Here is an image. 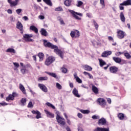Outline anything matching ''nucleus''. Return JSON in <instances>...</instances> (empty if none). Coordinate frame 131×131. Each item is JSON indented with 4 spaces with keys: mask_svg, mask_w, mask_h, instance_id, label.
Here are the masks:
<instances>
[{
    "mask_svg": "<svg viewBox=\"0 0 131 131\" xmlns=\"http://www.w3.org/2000/svg\"><path fill=\"white\" fill-rule=\"evenodd\" d=\"M43 45L46 48H50L52 50H54V53H55L56 55L60 56L61 59H63V56H64V52L61 51V50L59 49L58 48V46L54 45L53 43L50 42H48V40H43Z\"/></svg>",
    "mask_w": 131,
    "mask_h": 131,
    "instance_id": "f257e3e1",
    "label": "nucleus"
},
{
    "mask_svg": "<svg viewBox=\"0 0 131 131\" xmlns=\"http://www.w3.org/2000/svg\"><path fill=\"white\" fill-rule=\"evenodd\" d=\"M69 12H70V13L72 14L73 17H74L75 19H76V20H81V18L78 17V16H80V17H82V13L76 12L73 10H69Z\"/></svg>",
    "mask_w": 131,
    "mask_h": 131,
    "instance_id": "f03ea898",
    "label": "nucleus"
},
{
    "mask_svg": "<svg viewBox=\"0 0 131 131\" xmlns=\"http://www.w3.org/2000/svg\"><path fill=\"white\" fill-rule=\"evenodd\" d=\"M56 120L57 122L60 124L61 126H64V125L66 124L65 119H64V118L61 117V116L58 114L56 116Z\"/></svg>",
    "mask_w": 131,
    "mask_h": 131,
    "instance_id": "7ed1b4c3",
    "label": "nucleus"
},
{
    "mask_svg": "<svg viewBox=\"0 0 131 131\" xmlns=\"http://www.w3.org/2000/svg\"><path fill=\"white\" fill-rule=\"evenodd\" d=\"M70 35L73 38H78L80 36V33L77 30H74L71 31Z\"/></svg>",
    "mask_w": 131,
    "mask_h": 131,
    "instance_id": "20e7f679",
    "label": "nucleus"
},
{
    "mask_svg": "<svg viewBox=\"0 0 131 131\" xmlns=\"http://www.w3.org/2000/svg\"><path fill=\"white\" fill-rule=\"evenodd\" d=\"M54 61H55V57L50 56L46 59L45 64L46 65V66H50V65H51V64H52Z\"/></svg>",
    "mask_w": 131,
    "mask_h": 131,
    "instance_id": "39448f33",
    "label": "nucleus"
},
{
    "mask_svg": "<svg viewBox=\"0 0 131 131\" xmlns=\"http://www.w3.org/2000/svg\"><path fill=\"white\" fill-rule=\"evenodd\" d=\"M33 36V35L32 34H26L23 35L24 40L27 42L33 41V39H31V37H32Z\"/></svg>",
    "mask_w": 131,
    "mask_h": 131,
    "instance_id": "423d86ee",
    "label": "nucleus"
},
{
    "mask_svg": "<svg viewBox=\"0 0 131 131\" xmlns=\"http://www.w3.org/2000/svg\"><path fill=\"white\" fill-rule=\"evenodd\" d=\"M117 33V36L120 39H122V38H124V36H125V33H124L123 31L118 30Z\"/></svg>",
    "mask_w": 131,
    "mask_h": 131,
    "instance_id": "0eeeda50",
    "label": "nucleus"
},
{
    "mask_svg": "<svg viewBox=\"0 0 131 131\" xmlns=\"http://www.w3.org/2000/svg\"><path fill=\"white\" fill-rule=\"evenodd\" d=\"M113 60H114L116 63H118V64H120L121 62H123V64L126 63V61L124 60H121V59L119 57H113Z\"/></svg>",
    "mask_w": 131,
    "mask_h": 131,
    "instance_id": "6e6552de",
    "label": "nucleus"
},
{
    "mask_svg": "<svg viewBox=\"0 0 131 131\" xmlns=\"http://www.w3.org/2000/svg\"><path fill=\"white\" fill-rule=\"evenodd\" d=\"M97 102L100 105V106H102V107H104L106 106V101H105V99L102 98H99L97 99Z\"/></svg>",
    "mask_w": 131,
    "mask_h": 131,
    "instance_id": "1a4fd4ad",
    "label": "nucleus"
},
{
    "mask_svg": "<svg viewBox=\"0 0 131 131\" xmlns=\"http://www.w3.org/2000/svg\"><path fill=\"white\" fill-rule=\"evenodd\" d=\"M19 0H15L14 1H12V0H8V3L10 4V7H16L19 4Z\"/></svg>",
    "mask_w": 131,
    "mask_h": 131,
    "instance_id": "9d476101",
    "label": "nucleus"
},
{
    "mask_svg": "<svg viewBox=\"0 0 131 131\" xmlns=\"http://www.w3.org/2000/svg\"><path fill=\"white\" fill-rule=\"evenodd\" d=\"M16 28L20 30V33H21V34H23V25H22L21 22H17L16 24Z\"/></svg>",
    "mask_w": 131,
    "mask_h": 131,
    "instance_id": "9b49d317",
    "label": "nucleus"
},
{
    "mask_svg": "<svg viewBox=\"0 0 131 131\" xmlns=\"http://www.w3.org/2000/svg\"><path fill=\"white\" fill-rule=\"evenodd\" d=\"M106 123H107V121L105 118H102L100 119L98 121V124L99 125H105Z\"/></svg>",
    "mask_w": 131,
    "mask_h": 131,
    "instance_id": "f8f14e48",
    "label": "nucleus"
},
{
    "mask_svg": "<svg viewBox=\"0 0 131 131\" xmlns=\"http://www.w3.org/2000/svg\"><path fill=\"white\" fill-rule=\"evenodd\" d=\"M38 86L45 93H47L48 92V88H47V86L43 84H38Z\"/></svg>",
    "mask_w": 131,
    "mask_h": 131,
    "instance_id": "ddd939ff",
    "label": "nucleus"
},
{
    "mask_svg": "<svg viewBox=\"0 0 131 131\" xmlns=\"http://www.w3.org/2000/svg\"><path fill=\"white\" fill-rule=\"evenodd\" d=\"M112 54V52L110 51H106L102 53L101 56L103 57V58H106V57H108V56H110Z\"/></svg>",
    "mask_w": 131,
    "mask_h": 131,
    "instance_id": "4468645a",
    "label": "nucleus"
},
{
    "mask_svg": "<svg viewBox=\"0 0 131 131\" xmlns=\"http://www.w3.org/2000/svg\"><path fill=\"white\" fill-rule=\"evenodd\" d=\"M110 71L111 73H116L118 71V68L113 66L110 68Z\"/></svg>",
    "mask_w": 131,
    "mask_h": 131,
    "instance_id": "2eb2a0df",
    "label": "nucleus"
},
{
    "mask_svg": "<svg viewBox=\"0 0 131 131\" xmlns=\"http://www.w3.org/2000/svg\"><path fill=\"white\" fill-rule=\"evenodd\" d=\"M15 93H13L12 94H10L9 95L6 99V101H7L8 102H9V101H10V100H11L13 101V100H14V98H15Z\"/></svg>",
    "mask_w": 131,
    "mask_h": 131,
    "instance_id": "dca6fc26",
    "label": "nucleus"
},
{
    "mask_svg": "<svg viewBox=\"0 0 131 131\" xmlns=\"http://www.w3.org/2000/svg\"><path fill=\"white\" fill-rule=\"evenodd\" d=\"M94 131H110L109 129V127L105 128V127H98L94 129Z\"/></svg>",
    "mask_w": 131,
    "mask_h": 131,
    "instance_id": "f3484780",
    "label": "nucleus"
},
{
    "mask_svg": "<svg viewBox=\"0 0 131 131\" xmlns=\"http://www.w3.org/2000/svg\"><path fill=\"white\" fill-rule=\"evenodd\" d=\"M120 6H131V0L125 1L122 3H121Z\"/></svg>",
    "mask_w": 131,
    "mask_h": 131,
    "instance_id": "a211bd4d",
    "label": "nucleus"
},
{
    "mask_svg": "<svg viewBox=\"0 0 131 131\" xmlns=\"http://www.w3.org/2000/svg\"><path fill=\"white\" fill-rule=\"evenodd\" d=\"M72 93L75 97L77 98H80V95L78 94V91L76 89V88H74Z\"/></svg>",
    "mask_w": 131,
    "mask_h": 131,
    "instance_id": "6ab92c4d",
    "label": "nucleus"
},
{
    "mask_svg": "<svg viewBox=\"0 0 131 131\" xmlns=\"http://www.w3.org/2000/svg\"><path fill=\"white\" fill-rule=\"evenodd\" d=\"M74 78H75L77 82H78V83H81L82 82V80H81V79H80V78H79V77H78V76H77V74L75 73L74 74Z\"/></svg>",
    "mask_w": 131,
    "mask_h": 131,
    "instance_id": "aec40b11",
    "label": "nucleus"
},
{
    "mask_svg": "<svg viewBox=\"0 0 131 131\" xmlns=\"http://www.w3.org/2000/svg\"><path fill=\"white\" fill-rule=\"evenodd\" d=\"M83 67L84 70H86V71H92L93 70V68L91 67V66H88L86 64L83 66Z\"/></svg>",
    "mask_w": 131,
    "mask_h": 131,
    "instance_id": "412c9836",
    "label": "nucleus"
},
{
    "mask_svg": "<svg viewBox=\"0 0 131 131\" xmlns=\"http://www.w3.org/2000/svg\"><path fill=\"white\" fill-rule=\"evenodd\" d=\"M40 32L41 35H43L44 36H47V35H48V32H47V30L45 29H41Z\"/></svg>",
    "mask_w": 131,
    "mask_h": 131,
    "instance_id": "4be33fe9",
    "label": "nucleus"
},
{
    "mask_svg": "<svg viewBox=\"0 0 131 131\" xmlns=\"http://www.w3.org/2000/svg\"><path fill=\"white\" fill-rule=\"evenodd\" d=\"M92 91L94 94H99V90L95 85L92 86Z\"/></svg>",
    "mask_w": 131,
    "mask_h": 131,
    "instance_id": "5701e85b",
    "label": "nucleus"
},
{
    "mask_svg": "<svg viewBox=\"0 0 131 131\" xmlns=\"http://www.w3.org/2000/svg\"><path fill=\"white\" fill-rule=\"evenodd\" d=\"M30 30H32V31H34L35 33H37L38 32V29L34 26H31L30 27Z\"/></svg>",
    "mask_w": 131,
    "mask_h": 131,
    "instance_id": "b1692460",
    "label": "nucleus"
},
{
    "mask_svg": "<svg viewBox=\"0 0 131 131\" xmlns=\"http://www.w3.org/2000/svg\"><path fill=\"white\" fill-rule=\"evenodd\" d=\"M120 18L122 22H123V23L125 22V17H124V14H123V12H122L120 13Z\"/></svg>",
    "mask_w": 131,
    "mask_h": 131,
    "instance_id": "393cba45",
    "label": "nucleus"
},
{
    "mask_svg": "<svg viewBox=\"0 0 131 131\" xmlns=\"http://www.w3.org/2000/svg\"><path fill=\"white\" fill-rule=\"evenodd\" d=\"M19 90H20L22 91L23 94H24L25 95H26V91L25 90V88L21 83L19 84Z\"/></svg>",
    "mask_w": 131,
    "mask_h": 131,
    "instance_id": "a878e982",
    "label": "nucleus"
},
{
    "mask_svg": "<svg viewBox=\"0 0 131 131\" xmlns=\"http://www.w3.org/2000/svg\"><path fill=\"white\" fill-rule=\"evenodd\" d=\"M45 113L47 115L48 117H50V118H54V114H52L51 113H50V112L45 110Z\"/></svg>",
    "mask_w": 131,
    "mask_h": 131,
    "instance_id": "bb28decb",
    "label": "nucleus"
},
{
    "mask_svg": "<svg viewBox=\"0 0 131 131\" xmlns=\"http://www.w3.org/2000/svg\"><path fill=\"white\" fill-rule=\"evenodd\" d=\"M27 101L26 98H23L20 100L21 106H25V105H26Z\"/></svg>",
    "mask_w": 131,
    "mask_h": 131,
    "instance_id": "cd10ccee",
    "label": "nucleus"
},
{
    "mask_svg": "<svg viewBox=\"0 0 131 131\" xmlns=\"http://www.w3.org/2000/svg\"><path fill=\"white\" fill-rule=\"evenodd\" d=\"M72 2V1L71 0H66L64 4L66 7H69L71 6Z\"/></svg>",
    "mask_w": 131,
    "mask_h": 131,
    "instance_id": "c85d7f7f",
    "label": "nucleus"
},
{
    "mask_svg": "<svg viewBox=\"0 0 131 131\" xmlns=\"http://www.w3.org/2000/svg\"><path fill=\"white\" fill-rule=\"evenodd\" d=\"M38 56L39 58V61H41L43 60V58H45V55H43V53H39L38 54Z\"/></svg>",
    "mask_w": 131,
    "mask_h": 131,
    "instance_id": "c756f323",
    "label": "nucleus"
},
{
    "mask_svg": "<svg viewBox=\"0 0 131 131\" xmlns=\"http://www.w3.org/2000/svg\"><path fill=\"white\" fill-rule=\"evenodd\" d=\"M99 61L100 67H103V66L106 65V62L103 60L99 59Z\"/></svg>",
    "mask_w": 131,
    "mask_h": 131,
    "instance_id": "7c9ffc66",
    "label": "nucleus"
},
{
    "mask_svg": "<svg viewBox=\"0 0 131 131\" xmlns=\"http://www.w3.org/2000/svg\"><path fill=\"white\" fill-rule=\"evenodd\" d=\"M43 2L47 4L48 6H50V7H52L53 6V4L52 3V2L51 0H43Z\"/></svg>",
    "mask_w": 131,
    "mask_h": 131,
    "instance_id": "2f4dec72",
    "label": "nucleus"
},
{
    "mask_svg": "<svg viewBox=\"0 0 131 131\" xmlns=\"http://www.w3.org/2000/svg\"><path fill=\"white\" fill-rule=\"evenodd\" d=\"M123 55H124V57H125V58H126V59H129L131 58V55L127 52L124 53Z\"/></svg>",
    "mask_w": 131,
    "mask_h": 131,
    "instance_id": "473e14b6",
    "label": "nucleus"
},
{
    "mask_svg": "<svg viewBox=\"0 0 131 131\" xmlns=\"http://www.w3.org/2000/svg\"><path fill=\"white\" fill-rule=\"evenodd\" d=\"M7 53H13V54H15V53H16V51H15V49L10 48H8L7 50H6Z\"/></svg>",
    "mask_w": 131,
    "mask_h": 131,
    "instance_id": "72a5a7b5",
    "label": "nucleus"
},
{
    "mask_svg": "<svg viewBox=\"0 0 131 131\" xmlns=\"http://www.w3.org/2000/svg\"><path fill=\"white\" fill-rule=\"evenodd\" d=\"M20 72L22 73V74H25L27 72H28V70L26 69V67L25 68H22L20 70Z\"/></svg>",
    "mask_w": 131,
    "mask_h": 131,
    "instance_id": "f704fd0d",
    "label": "nucleus"
},
{
    "mask_svg": "<svg viewBox=\"0 0 131 131\" xmlns=\"http://www.w3.org/2000/svg\"><path fill=\"white\" fill-rule=\"evenodd\" d=\"M48 77L46 76V77H39L38 78V81H41L42 80H48Z\"/></svg>",
    "mask_w": 131,
    "mask_h": 131,
    "instance_id": "c9c22d12",
    "label": "nucleus"
},
{
    "mask_svg": "<svg viewBox=\"0 0 131 131\" xmlns=\"http://www.w3.org/2000/svg\"><path fill=\"white\" fill-rule=\"evenodd\" d=\"M46 73L48 74V75H50V76H52V77H54V78H56L57 77V75L54 73H50L48 72H46Z\"/></svg>",
    "mask_w": 131,
    "mask_h": 131,
    "instance_id": "e433bc0d",
    "label": "nucleus"
},
{
    "mask_svg": "<svg viewBox=\"0 0 131 131\" xmlns=\"http://www.w3.org/2000/svg\"><path fill=\"white\" fill-rule=\"evenodd\" d=\"M118 117L120 120H123V119H124V115L122 113L119 114Z\"/></svg>",
    "mask_w": 131,
    "mask_h": 131,
    "instance_id": "4c0bfd02",
    "label": "nucleus"
},
{
    "mask_svg": "<svg viewBox=\"0 0 131 131\" xmlns=\"http://www.w3.org/2000/svg\"><path fill=\"white\" fill-rule=\"evenodd\" d=\"M80 112H81V113H83V114H89V113H90V111L88 110H80Z\"/></svg>",
    "mask_w": 131,
    "mask_h": 131,
    "instance_id": "58836bf2",
    "label": "nucleus"
},
{
    "mask_svg": "<svg viewBox=\"0 0 131 131\" xmlns=\"http://www.w3.org/2000/svg\"><path fill=\"white\" fill-rule=\"evenodd\" d=\"M58 19L61 25H65V23H64V20H63V19L62 18H61L60 17H58Z\"/></svg>",
    "mask_w": 131,
    "mask_h": 131,
    "instance_id": "ea45409f",
    "label": "nucleus"
},
{
    "mask_svg": "<svg viewBox=\"0 0 131 131\" xmlns=\"http://www.w3.org/2000/svg\"><path fill=\"white\" fill-rule=\"evenodd\" d=\"M46 105H47L48 107H51V108H52V109H56V107H55V106H54V105H53L52 103L50 102L46 103Z\"/></svg>",
    "mask_w": 131,
    "mask_h": 131,
    "instance_id": "a19ab883",
    "label": "nucleus"
},
{
    "mask_svg": "<svg viewBox=\"0 0 131 131\" xmlns=\"http://www.w3.org/2000/svg\"><path fill=\"white\" fill-rule=\"evenodd\" d=\"M83 5V2H81V1H77V4L76 5L77 7H81Z\"/></svg>",
    "mask_w": 131,
    "mask_h": 131,
    "instance_id": "79ce46f5",
    "label": "nucleus"
},
{
    "mask_svg": "<svg viewBox=\"0 0 131 131\" xmlns=\"http://www.w3.org/2000/svg\"><path fill=\"white\" fill-rule=\"evenodd\" d=\"M100 4L101 5L102 9L105 8V2L104 0H100Z\"/></svg>",
    "mask_w": 131,
    "mask_h": 131,
    "instance_id": "37998d69",
    "label": "nucleus"
},
{
    "mask_svg": "<svg viewBox=\"0 0 131 131\" xmlns=\"http://www.w3.org/2000/svg\"><path fill=\"white\" fill-rule=\"evenodd\" d=\"M56 86L58 90H62V85L60 84L59 83H56Z\"/></svg>",
    "mask_w": 131,
    "mask_h": 131,
    "instance_id": "c03bdc74",
    "label": "nucleus"
},
{
    "mask_svg": "<svg viewBox=\"0 0 131 131\" xmlns=\"http://www.w3.org/2000/svg\"><path fill=\"white\" fill-rule=\"evenodd\" d=\"M36 118L37 119H38L39 118H41V114H40V112H37V115L36 116Z\"/></svg>",
    "mask_w": 131,
    "mask_h": 131,
    "instance_id": "a18cd8bd",
    "label": "nucleus"
},
{
    "mask_svg": "<svg viewBox=\"0 0 131 131\" xmlns=\"http://www.w3.org/2000/svg\"><path fill=\"white\" fill-rule=\"evenodd\" d=\"M93 23L94 24V26H95V27L96 30H98V29L99 28V25H98L97 22H96V21H95V20H93Z\"/></svg>",
    "mask_w": 131,
    "mask_h": 131,
    "instance_id": "49530a36",
    "label": "nucleus"
},
{
    "mask_svg": "<svg viewBox=\"0 0 131 131\" xmlns=\"http://www.w3.org/2000/svg\"><path fill=\"white\" fill-rule=\"evenodd\" d=\"M55 11L56 12L59 11H63V9L61 7H58L55 8Z\"/></svg>",
    "mask_w": 131,
    "mask_h": 131,
    "instance_id": "de8ad7c7",
    "label": "nucleus"
},
{
    "mask_svg": "<svg viewBox=\"0 0 131 131\" xmlns=\"http://www.w3.org/2000/svg\"><path fill=\"white\" fill-rule=\"evenodd\" d=\"M61 70L62 73H67V69L65 68H62L61 69Z\"/></svg>",
    "mask_w": 131,
    "mask_h": 131,
    "instance_id": "09e8293b",
    "label": "nucleus"
},
{
    "mask_svg": "<svg viewBox=\"0 0 131 131\" xmlns=\"http://www.w3.org/2000/svg\"><path fill=\"white\" fill-rule=\"evenodd\" d=\"M28 108H33V104H32V102L30 101L28 105Z\"/></svg>",
    "mask_w": 131,
    "mask_h": 131,
    "instance_id": "8fccbe9b",
    "label": "nucleus"
},
{
    "mask_svg": "<svg viewBox=\"0 0 131 131\" xmlns=\"http://www.w3.org/2000/svg\"><path fill=\"white\" fill-rule=\"evenodd\" d=\"M13 65L15 67V68H18L19 66V63L17 62H13Z\"/></svg>",
    "mask_w": 131,
    "mask_h": 131,
    "instance_id": "3c124183",
    "label": "nucleus"
},
{
    "mask_svg": "<svg viewBox=\"0 0 131 131\" xmlns=\"http://www.w3.org/2000/svg\"><path fill=\"white\" fill-rule=\"evenodd\" d=\"M21 12H22V9H18L16 10V13H17V14H18V15H19V14H20V13H21Z\"/></svg>",
    "mask_w": 131,
    "mask_h": 131,
    "instance_id": "603ef678",
    "label": "nucleus"
},
{
    "mask_svg": "<svg viewBox=\"0 0 131 131\" xmlns=\"http://www.w3.org/2000/svg\"><path fill=\"white\" fill-rule=\"evenodd\" d=\"M122 54H124V53L122 52H118L116 53L115 55H116V56H120V55H121Z\"/></svg>",
    "mask_w": 131,
    "mask_h": 131,
    "instance_id": "864d4df0",
    "label": "nucleus"
},
{
    "mask_svg": "<svg viewBox=\"0 0 131 131\" xmlns=\"http://www.w3.org/2000/svg\"><path fill=\"white\" fill-rule=\"evenodd\" d=\"M92 118H93V119H98L99 117L98 116L94 115L92 117Z\"/></svg>",
    "mask_w": 131,
    "mask_h": 131,
    "instance_id": "5fc2aeb1",
    "label": "nucleus"
},
{
    "mask_svg": "<svg viewBox=\"0 0 131 131\" xmlns=\"http://www.w3.org/2000/svg\"><path fill=\"white\" fill-rule=\"evenodd\" d=\"M38 18L39 19H40V20H43V19H45V16L43 15H39Z\"/></svg>",
    "mask_w": 131,
    "mask_h": 131,
    "instance_id": "6e6d98bb",
    "label": "nucleus"
},
{
    "mask_svg": "<svg viewBox=\"0 0 131 131\" xmlns=\"http://www.w3.org/2000/svg\"><path fill=\"white\" fill-rule=\"evenodd\" d=\"M108 40H112V41H114V39H113V37L112 36H108Z\"/></svg>",
    "mask_w": 131,
    "mask_h": 131,
    "instance_id": "4d7b16f0",
    "label": "nucleus"
},
{
    "mask_svg": "<svg viewBox=\"0 0 131 131\" xmlns=\"http://www.w3.org/2000/svg\"><path fill=\"white\" fill-rule=\"evenodd\" d=\"M77 116L79 118H82V114H81V113H78Z\"/></svg>",
    "mask_w": 131,
    "mask_h": 131,
    "instance_id": "13d9d810",
    "label": "nucleus"
},
{
    "mask_svg": "<svg viewBox=\"0 0 131 131\" xmlns=\"http://www.w3.org/2000/svg\"><path fill=\"white\" fill-rule=\"evenodd\" d=\"M0 104L2 105V106H7V105H8V103L6 102H1L0 103Z\"/></svg>",
    "mask_w": 131,
    "mask_h": 131,
    "instance_id": "bf43d9fd",
    "label": "nucleus"
},
{
    "mask_svg": "<svg viewBox=\"0 0 131 131\" xmlns=\"http://www.w3.org/2000/svg\"><path fill=\"white\" fill-rule=\"evenodd\" d=\"M37 112H39V111H32V113H33V114H37L38 113Z\"/></svg>",
    "mask_w": 131,
    "mask_h": 131,
    "instance_id": "052dcab7",
    "label": "nucleus"
},
{
    "mask_svg": "<svg viewBox=\"0 0 131 131\" xmlns=\"http://www.w3.org/2000/svg\"><path fill=\"white\" fill-rule=\"evenodd\" d=\"M7 12L8 13V14H12L13 13V11L11 9H8L7 10Z\"/></svg>",
    "mask_w": 131,
    "mask_h": 131,
    "instance_id": "680f3d73",
    "label": "nucleus"
},
{
    "mask_svg": "<svg viewBox=\"0 0 131 131\" xmlns=\"http://www.w3.org/2000/svg\"><path fill=\"white\" fill-rule=\"evenodd\" d=\"M20 65L21 66L22 68H25V67H26V66L24 65L23 63L22 62L20 63Z\"/></svg>",
    "mask_w": 131,
    "mask_h": 131,
    "instance_id": "e2e57ef3",
    "label": "nucleus"
},
{
    "mask_svg": "<svg viewBox=\"0 0 131 131\" xmlns=\"http://www.w3.org/2000/svg\"><path fill=\"white\" fill-rule=\"evenodd\" d=\"M119 9L121 11H122V10H124V7H123V6H121V5H120Z\"/></svg>",
    "mask_w": 131,
    "mask_h": 131,
    "instance_id": "0e129e2a",
    "label": "nucleus"
},
{
    "mask_svg": "<svg viewBox=\"0 0 131 131\" xmlns=\"http://www.w3.org/2000/svg\"><path fill=\"white\" fill-rule=\"evenodd\" d=\"M88 76H89V78L90 79H93V78H94V77H93V75H92L91 74H89V75H88Z\"/></svg>",
    "mask_w": 131,
    "mask_h": 131,
    "instance_id": "69168bd1",
    "label": "nucleus"
},
{
    "mask_svg": "<svg viewBox=\"0 0 131 131\" xmlns=\"http://www.w3.org/2000/svg\"><path fill=\"white\" fill-rule=\"evenodd\" d=\"M23 19H24L25 21H27V20H28V17L27 16H24Z\"/></svg>",
    "mask_w": 131,
    "mask_h": 131,
    "instance_id": "338daca9",
    "label": "nucleus"
},
{
    "mask_svg": "<svg viewBox=\"0 0 131 131\" xmlns=\"http://www.w3.org/2000/svg\"><path fill=\"white\" fill-rule=\"evenodd\" d=\"M78 131H83V129H82V128H81L80 127H78Z\"/></svg>",
    "mask_w": 131,
    "mask_h": 131,
    "instance_id": "774afa93",
    "label": "nucleus"
}]
</instances>
